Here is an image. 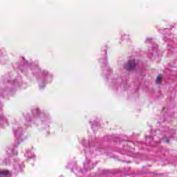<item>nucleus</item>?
<instances>
[{
	"label": "nucleus",
	"instance_id": "f257e3e1",
	"mask_svg": "<svg viewBox=\"0 0 177 177\" xmlns=\"http://www.w3.org/2000/svg\"><path fill=\"white\" fill-rule=\"evenodd\" d=\"M135 67H136V62L135 59H130L124 66V68H126V70H133Z\"/></svg>",
	"mask_w": 177,
	"mask_h": 177
},
{
	"label": "nucleus",
	"instance_id": "f03ea898",
	"mask_svg": "<svg viewBox=\"0 0 177 177\" xmlns=\"http://www.w3.org/2000/svg\"><path fill=\"white\" fill-rule=\"evenodd\" d=\"M10 175V172L8 170L0 171V177L1 176H8Z\"/></svg>",
	"mask_w": 177,
	"mask_h": 177
},
{
	"label": "nucleus",
	"instance_id": "7ed1b4c3",
	"mask_svg": "<svg viewBox=\"0 0 177 177\" xmlns=\"http://www.w3.org/2000/svg\"><path fill=\"white\" fill-rule=\"evenodd\" d=\"M162 80V77L161 76V75H158L156 79V84H161Z\"/></svg>",
	"mask_w": 177,
	"mask_h": 177
}]
</instances>
